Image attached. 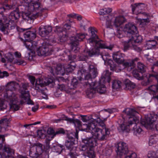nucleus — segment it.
I'll return each mask as SVG.
<instances>
[{"mask_svg": "<svg viewBox=\"0 0 158 158\" xmlns=\"http://www.w3.org/2000/svg\"><path fill=\"white\" fill-rule=\"evenodd\" d=\"M63 119L67 121L74 125L76 131L78 130L91 133L92 137L83 140V144L81 150L87 154L89 158H94L95 154L93 148L96 146L97 140L102 141L110 134L108 129L106 128L105 125L100 118L96 119H89V117L81 116V120L85 122L90 120V123L88 124H81V122L78 119H72L63 115Z\"/></svg>", "mask_w": 158, "mask_h": 158, "instance_id": "obj_1", "label": "nucleus"}, {"mask_svg": "<svg viewBox=\"0 0 158 158\" xmlns=\"http://www.w3.org/2000/svg\"><path fill=\"white\" fill-rule=\"evenodd\" d=\"M124 112L128 115V123L125 122L122 124L120 126V128L123 131L129 132L130 131V127L133 123H135V126L133 127L134 134V135L139 136L142 132V130L139 127V125L141 124L147 129H155L158 133V122H156L157 119V115H153V116L149 114L145 116V119H142L139 123V119L140 117L138 116V113L133 109L127 108L126 109Z\"/></svg>", "mask_w": 158, "mask_h": 158, "instance_id": "obj_2", "label": "nucleus"}, {"mask_svg": "<svg viewBox=\"0 0 158 158\" xmlns=\"http://www.w3.org/2000/svg\"><path fill=\"white\" fill-rule=\"evenodd\" d=\"M97 74V70L96 67L93 65H89V71L82 73V76L84 77L85 80L83 82L84 85H86L87 90L86 91V94L89 98H92L96 93L100 94L104 93L106 91L105 85L102 83H105L106 81L109 83L110 81V75L111 74L108 70H106L103 73V76L99 82L95 81H92L91 78H95ZM81 81H84L83 78H79Z\"/></svg>", "mask_w": 158, "mask_h": 158, "instance_id": "obj_3", "label": "nucleus"}, {"mask_svg": "<svg viewBox=\"0 0 158 158\" xmlns=\"http://www.w3.org/2000/svg\"><path fill=\"white\" fill-rule=\"evenodd\" d=\"M102 56L105 64L107 66L109 65L110 70L116 72H118L121 71L122 69L120 67L122 64L124 68H127V70L129 71H130L134 66L133 60L130 62H126L123 64L124 59L121 54L118 52L114 53L113 54V60L119 65L118 66L114 64L112 60H110V56L108 53L103 54Z\"/></svg>", "mask_w": 158, "mask_h": 158, "instance_id": "obj_4", "label": "nucleus"}, {"mask_svg": "<svg viewBox=\"0 0 158 158\" xmlns=\"http://www.w3.org/2000/svg\"><path fill=\"white\" fill-rule=\"evenodd\" d=\"M39 0H23L24 10L23 17L25 19H34L41 15L44 9L38 2Z\"/></svg>", "mask_w": 158, "mask_h": 158, "instance_id": "obj_5", "label": "nucleus"}, {"mask_svg": "<svg viewBox=\"0 0 158 158\" xmlns=\"http://www.w3.org/2000/svg\"><path fill=\"white\" fill-rule=\"evenodd\" d=\"M92 34V38L88 40V42L91 46L95 44V45L94 49H92L91 51H88L86 49L85 52L87 53V55L91 56L94 55L96 54L98 51V48H106L111 50L114 48V45L113 44H109L108 43L104 42L102 41H97L96 39L98 38L97 36L95 34L94 29L91 30Z\"/></svg>", "mask_w": 158, "mask_h": 158, "instance_id": "obj_6", "label": "nucleus"}, {"mask_svg": "<svg viewBox=\"0 0 158 158\" xmlns=\"http://www.w3.org/2000/svg\"><path fill=\"white\" fill-rule=\"evenodd\" d=\"M106 20V25L107 28H113L115 27L116 28L117 32L118 34L122 33L121 30L123 24L126 22V19L122 15H118L115 17L112 18L111 16H109L105 17Z\"/></svg>", "mask_w": 158, "mask_h": 158, "instance_id": "obj_7", "label": "nucleus"}, {"mask_svg": "<svg viewBox=\"0 0 158 158\" xmlns=\"http://www.w3.org/2000/svg\"><path fill=\"white\" fill-rule=\"evenodd\" d=\"M131 37L127 42H125L124 44L125 50L133 49L137 51H139L141 49L137 46V45L141 43L143 40L142 37L140 35L134 34L131 36Z\"/></svg>", "mask_w": 158, "mask_h": 158, "instance_id": "obj_8", "label": "nucleus"}, {"mask_svg": "<svg viewBox=\"0 0 158 158\" xmlns=\"http://www.w3.org/2000/svg\"><path fill=\"white\" fill-rule=\"evenodd\" d=\"M26 41L24 42V44L26 48L31 51L32 49L33 46L31 41L36 37V34L34 32L28 31L23 33Z\"/></svg>", "mask_w": 158, "mask_h": 158, "instance_id": "obj_9", "label": "nucleus"}, {"mask_svg": "<svg viewBox=\"0 0 158 158\" xmlns=\"http://www.w3.org/2000/svg\"><path fill=\"white\" fill-rule=\"evenodd\" d=\"M121 30L122 33L120 34H117V37L119 38H121L123 35H122L123 32L131 36L134 34H135L137 32V29L136 27L131 23H129L126 24L123 27H122Z\"/></svg>", "mask_w": 158, "mask_h": 158, "instance_id": "obj_10", "label": "nucleus"}, {"mask_svg": "<svg viewBox=\"0 0 158 158\" xmlns=\"http://www.w3.org/2000/svg\"><path fill=\"white\" fill-rule=\"evenodd\" d=\"M43 151V145L38 143L31 147L30 150V156L31 157L35 158L38 155L40 154Z\"/></svg>", "mask_w": 158, "mask_h": 158, "instance_id": "obj_11", "label": "nucleus"}, {"mask_svg": "<svg viewBox=\"0 0 158 158\" xmlns=\"http://www.w3.org/2000/svg\"><path fill=\"white\" fill-rule=\"evenodd\" d=\"M3 148L2 152L1 155L2 158H14L12 156L14 154V151L10 149L9 146L4 143L1 145Z\"/></svg>", "mask_w": 158, "mask_h": 158, "instance_id": "obj_12", "label": "nucleus"}, {"mask_svg": "<svg viewBox=\"0 0 158 158\" xmlns=\"http://www.w3.org/2000/svg\"><path fill=\"white\" fill-rule=\"evenodd\" d=\"M54 80L53 77L47 78H45L44 81L40 78L37 79L35 83V87L36 89L40 88V87H42L48 85L54 81Z\"/></svg>", "mask_w": 158, "mask_h": 158, "instance_id": "obj_13", "label": "nucleus"}, {"mask_svg": "<svg viewBox=\"0 0 158 158\" xmlns=\"http://www.w3.org/2000/svg\"><path fill=\"white\" fill-rule=\"evenodd\" d=\"M6 98L7 99V101L9 102L10 109H13L15 110H19V107L17 104L18 100L14 94H12L11 96L9 95L8 97L7 96Z\"/></svg>", "mask_w": 158, "mask_h": 158, "instance_id": "obj_14", "label": "nucleus"}, {"mask_svg": "<svg viewBox=\"0 0 158 158\" xmlns=\"http://www.w3.org/2000/svg\"><path fill=\"white\" fill-rule=\"evenodd\" d=\"M116 152L117 155L119 156L127 155L128 151L126 143L124 142L119 143L118 144Z\"/></svg>", "mask_w": 158, "mask_h": 158, "instance_id": "obj_15", "label": "nucleus"}, {"mask_svg": "<svg viewBox=\"0 0 158 158\" xmlns=\"http://www.w3.org/2000/svg\"><path fill=\"white\" fill-rule=\"evenodd\" d=\"M3 18L1 20L0 23L2 22V25L1 26V30L3 32L4 34H7L8 33L7 30L8 29V27L10 23H9L8 20L6 18L5 16H3Z\"/></svg>", "mask_w": 158, "mask_h": 158, "instance_id": "obj_16", "label": "nucleus"}, {"mask_svg": "<svg viewBox=\"0 0 158 158\" xmlns=\"http://www.w3.org/2000/svg\"><path fill=\"white\" fill-rule=\"evenodd\" d=\"M145 5L143 3H135L131 5L133 13L138 14L141 13V10L144 9Z\"/></svg>", "mask_w": 158, "mask_h": 158, "instance_id": "obj_17", "label": "nucleus"}, {"mask_svg": "<svg viewBox=\"0 0 158 158\" xmlns=\"http://www.w3.org/2000/svg\"><path fill=\"white\" fill-rule=\"evenodd\" d=\"M52 31V27L50 26H45L44 27H40L39 29L40 35L42 37L48 35Z\"/></svg>", "mask_w": 158, "mask_h": 158, "instance_id": "obj_18", "label": "nucleus"}, {"mask_svg": "<svg viewBox=\"0 0 158 158\" xmlns=\"http://www.w3.org/2000/svg\"><path fill=\"white\" fill-rule=\"evenodd\" d=\"M26 87L24 89V91L22 90L21 93V97L27 102L28 104H32V102L30 99V95L29 92L26 90Z\"/></svg>", "mask_w": 158, "mask_h": 158, "instance_id": "obj_19", "label": "nucleus"}, {"mask_svg": "<svg viewBox=\"0 0 158 158\" xmlns=\"http://www.w3.org/2000/svg\"><path fill=\"white\" fill-rule=\"evenodd\" d=\"M19 13L16 11H14L9 15V20H8L9 23H12V22H16L19 18Z\"/></svg>", "mask_w": 158, "mask_h": 158, "instance_id": "obj_20", "label": "nucleus"}, {"mask_svg": "<svg viewBox=\"0 0 158 158\" xmlns=\"http://www.w3.org/2000/svg\"><path fill=\"white\" fill-rule=\"evenodd\" d=\"M17 85V84L14 81H11L8 83L7 85V87L8 88V91L6 93V95L5 97L6 98L7 96L8 97L9 95L11 96L10 94L11 93V91L15 89Z\"/></svg>", "mask_w": 158, "mask_h": 158, "instance_id": "obj_21", "label": "nucleus"}, {"mask_svg": "<svg viewBox=\"0 0 158 158\" xmlns=\"http://www.w3.org/2000/svg\"><path fill=\"white\" fill-rule=\"evenodd\" d=\"M10 120L9 118H4L1 120V131H4L6 130L8 126Z\"/></svg>", "mask_w": 158, "mask_h": 158, "instance_id": "obj_22", "label": "nucleus"}, {"mask_svg": "<svg viewBox=\"0 0 158 158\" xmlns=\"http://www.w3.org/2000/svg\"><path fill=\"white\" fill-rule=\"evenodd\" d=\"M69 69H67L66 70L67 72H70V71L68 70ZM57 74H60L62 75H64L66 69L64 68V65H57L56 69Z\"/></svg>", "mask_w": 158, "mask_h": 158, "instance_id": "obj_23", "label": "nucleus"}, {"mask_svg": "<svg viewBox=\"0 0 158 158\" xmlns=\"http://www.w3.org/2000/svg\"><path fill=\"white\" fill-rule=\"evenodd\" d=\"M74 140L72 139L71 141H68L65 143L66 147L70 151H75L76 149L75 144L74 142Z\"/></svg>", "mask_w": 158, "mask_h": 158, "instance_id": "obj_24", "label": "nucleus"}, {"mask_svg": "<svg viewBox=\"0 0 158 158\" xmlns=\"http://www.w3.org/2000/svg\"><path fill=\"white\" fill-rule=\"evenodd\" d=\"M63 146L60 144H55L51 149L52 151L56 153L57 154H60L63 150Z\"/></svg>", "mask_w": 158, "mask_h": 158, "instance_id": "obj_25", "label": "nucleus"}, {"mask_svg": "<svg viewBox=\"0 0 158 158\" xmlns=\"http://www.w3.org/2000/svg\"><path fill=\"white\" fill-rule=\"evenodd\" d=\"M14 53L9 52L6 55V59L3 58H2V61L5 62L6 61L10 62H12L14 59Z\"/></svg>", "mask_w": 158, "mask_h": 158, "instance_id": "obj_26", "label": "nucleus"}, {"mask_svg": "<svg viewBox=\"0 0 158 158\" xmlns=\"http://www.w3.org/2000/svg\"><path fill=\"white\" fill-rule=\"evenodd\" d=\"M157 44V42L154 40L147 41L146 47L148 49H150L154 48Z\"/></svg>", "mask_w": 158, "mask_h": 158, "instance_id": "obj_27", "label": "nucleus"}, {"mask_svg": "<svg viewBox=\"0 0 158 158\" xmlns=\"http://www.w3.org/2000/svg\"><path fill=\"white\" fill-rule=\"evenodd\" d=\"M47 133V136L49 137L48 139L51 140L52 139L56 134L59 132H58L56 133H55L52 128H49L48 129Z\"/></svg>", "mask_w": 158, "mask_h": 158, "instance_id": "obj_28", "label": "nucleus"}, {"mask_svg": "<svg viewBox=\"0 0 158 158\" xmlns=\"http://www.w3.org/2000/svg\"><path fill=\"white\" fill-rule=\"evenodd\" d=\"M136 20L137 22L139 23V25L142 27H144L150 22L148 19H142L136 18Z\"/></svg>", "mask_w": 158, "mask_h": 158, "instance_id": "obj_29", "label": "nucleus"}, {"mask_svg": "<svg viewBox=\"0 0 158 158\" xmlns=\"http://www.w3.org/2000/svg\"><path fill=\"white\" fill-rule=\"evenodd\" d=\"M125 84L126 88L128 89L134 88L135 86V85L134 83L128 79L126 80Z\"/></svg>", "mask_w": 158, "mask_h": 158, "instance_id": "obj_30", "label": "nucleus"}, {"mask_svg": "<svg viewBox=\"0 0 158 158\" xmlns=\"http://www.w3.org/2000/svg\"><path fill=\"white\" fill-rule=\"evenodd\" d=\"M121 85V83L120 81L115 80L112 83V87L113 89H116L120 88Z\"/></svg>", "mask_w": 158, "mask_h": 158, "instance_id": "obj_31", "label": "nucleus"}, {"mask_svg": "<svg viewBox=\"0 0 158 158\" xmlns=\"http://www.w3.org/2000/svg\"><path fill=\"white\" fill-rule=\"evenodd\" d=\"M14 8L13 5H9L8 4H4L3 5V7H1V11L2 12L6 11V10H10Z\"/></svg>", "mask_w": 158, "mask_h": 158, "instance_id": "obj_32", "label": "nucleus"}, {"mask_svg": "<svg viewBox=\"0 0 158 158\" xmlns=\"http://www.w3.org/2000/svg\"><path fill=\"white\" fill-rule=\"evenodd\" d=\"M111 11V9L110 8H104L100 10L99 14L101 15H103L110 13Z\"/></svg>", "mask_w": 158, "mask_h": 158, "instance_id": "obj_33", "label": "nucleus"}, {"mask_svg": "<svg viewBox=\"0 0 158 158\" xmlns=\"http://www.w3.org/2000/svg\"><path fill=\"white\" fill-rule=\"evenodd\" d=\"M50 147L49 141L46 143L43 146V151L46 153H48L50 150Z\"/></svg>", "mask_w": 158, "mask_h": 158, "instance_id": "obj_34", "label": "nucleus"}, {"mask_svg": "<svg viewBox=\"0 0 158 158\" xmlns=\"http://www.w3.org/2000/svg\"><path fill=\"white\" fill-rule=\"evenodd\" d=\"M85 37V35L84 34H78L74 38V41H81Z\"/></svg>", "mask_w": 158, "mask_h": 158, "instance_id": "obj_35", "label": "nucleus"}, {"mask_svg": "<svg viewBox=\"0 0 158 158\" xmlns=\"http://www.w3.org/2000/svg\"><path fill=\"white\" fill-rule=\"evenodd\" d=\"M148 157L149 158H155L158 157V149L156 153L152 151L149 152L148 153Z\"/></svg>", "mask_w": 158, "mask_h": 158, "instance_id": "obj_36", "label": "nucleus"}, {"mask_svg": "<svg viewBox=\"0 0 158 158\" xmlns=\"http://www.w3.org/2000/svg\"><path fill=\"white\" fill-rule=\"evenodd\" d=\"M46 131L44 130H39L37 131V136L39 138H43L45 136Z\"/></svg>", "mask_w": 158, "mask_h": 158, "instance_id": "obj_37", "label": "nucleus"}, {"mask_svg": "<svg viewBox=\"0 0 158 158\" xmlns=\"http://www.w3.org/2000/svg\"><path fill=\"white\" fill-rule=\"evenodd\" d=\"M157 139L155 137L153 136H151L149 139V146H152V145L155 144L157 142Z\"/></svg>", "mask_w": 158, "mask_h": 158, "instance_id": "obj_38", "label": "nucleus"}, {"mask_svg": "<svg viewBox=\"0 0 158 158\" xmlns=\"http://www.w3.org/2000/svg\"><path fill=\"white\" fill-rule=\"evenodd\" d=\"M132 73L134 77L138 80H142L143 79V75H140L138 72H136V71L134 70Z\"/></svg>", "mask_w": 158, "mask_h": 158, "instance_id": "obj_39", "label": "nucleus"}, {"mask_svg": "<svg viewBox=\"0 0 158 158\" xmlns=\"http://www.w3.org/2000/svg\"><path fill=\"white\" fill-rule=\"evenodd\" d=\"M137 67L139 71V72H140L141 73H142L145 72V68L143 64L141 63H138Z\"/></svg>", "mask_w": 158, "mask_h": 158, "instance_id": "obj_40", "label": "nucleus"}, {"mask_svg": "<svg viewBox=\"0 0 158 158\" xmlns=\"http://www.w3.org/2000/svg\"><path fill=\"white\" fill-rule=\"evenodd\" d=\"M77 156H78V155L76 151H71L70 154L67 156L66 158H75Z\"/></svg>", "mask_w": 158, "mask_h": 158, "instance_id": "obj_41", "label": "nucleus"}, {"mask_svg": "<svg viewBox=\"0 0 158 158\" xmlns=\"http://www.w3.org/2000/svg\"><path fill=\"white\" fill-rule=\"evenodd\" d=\"M136 154L135 153H132L125 156V158H136Z\"/></svg>", "mask_w": 158, "mask_h": 158, "instance_id": "obj_42", "label": "nucleus"}, {"mask_svg": "<svg viewBox=\"0 0 158 158\" xmlns=\"http://www.w3.org/2000/svg\"><path fill=\"white\" fill-rule=\"evenodd\" d=\"M15 63L18 64L24 65L26 64V63L23 60H17L15 61Z\"/></svg>", "mask_w": 158, "mask_h": 158, "instance_id": "obj_43", "label": "nucleus"}, {"mask_svg": "<svg viewBox=\"0 0 158 158\" xmlns=\"http://www.w3.org/2000/svg\"><path fill=\"white\" fill-rule=\"evenodd\" d=\"M48 49L47 48H42L40 52L41 55H46L47 54V52L48 51Z\"/></svg>", "mask_w": 158, "mask_h": 158, "instance_id": "obj_44", "label": "nucleus"}, {"mask_svg": "<svg viewBox=\"0 0 158 158\" xmlns=\"http://www.w3.org/2000/svg\"><path fill=\"white\" fill-rule=\"evenodd\" d=\"M29 79L31 83L33 85L35 80V77L32 76H30L29 77Z\"/></svg>", "mask_w": 158, "mask_h": 158, "instance_id": "obj_45", "label": "nucleus"}, {"mask_svg": "<svg viewBox=\"0 0 158 158\" xmlns=\"http://www.w3.org/2000/svg\"><path fill=\"white\" fill-rule=\"evenodd\" d=\"M8 76V74L6 71H4L2 73L1 72V78H3L5 77Z\"/></svg>", "mask_w": 158, "mask_h": 158, "instance_id": "obj_46", "label": "nucleus"}, {"mask_svg": "<svg viewBox=\"0 0 158 158\" xmlns=\"http://www.w3.org/2000/svg\"><path fill=\"white\" fill-rule=\"evenodd\" d=\"M15 57L17 58H20L21 56V54L19 52L16 51L14 53Z\"/></svg>", "mask_w": 158, "mask_h": 158, "instance_id": "obj_47", "label": "nucleus"}, {"mask_svg": "<svg viewBox=\"0 0 158 158\" xmlns=\"http://www.w3.org/2000/svg\"><path fill=\"white\" fill-rule=\"evenodd\" d=\"M6 106L4 103H2L1 102V110L6 108Z\"/></svg>", "mask_w": 158, "mask_h": 158, "instance_id": "obj_48", "label": "nucleus"}, {"mask_svg": "<svg viewBox=\"0 0 158 158\" xmlns=\"http://www.w3.org/2000/svg\"><path fill=\"white\" fill-rule=\"evenodd\" d=\"M72 84H73V85L75 87V85H77V82L76 79L73 78V81H72Z\"/></svg>", "mask_w": 158, "mask_h": 158, "instance_id": "obj_49", "label": "nucleus"}, {"mask_svg": "<svg viewBox=\"0 0 158 158\" xmlns=\"http://www.w3.org/2000/svg\"><path fill=\"white\" fill-rule=\"evenodd\" d=\"M38 108V106L37 105L34 106V107H32V110L33 112H35L37 110Z\"/></svg>", "mask_w": 158, "mask_h": 158, "instance_id": "obj_50", "label": "nucleus"}, {"mask_svg": "<svg viewBox=\"0 0 158 158\" xmlns=\"http://www.w3.org/2000/svg\"><path fill=\"white\" fill-rule=\"evenodd\" d=\"M70 27H71L68 24H65L64 26V28L66 30H67V29L69 30V29H70Z\"/></svg>", "mask_w": 158, "mask_h": 158, "instance_id": "obj_51", "label": "nucleus"}, {"mask_svg": "<svg viewBox=\"0 0 158 158\" xmlns=\"http://www.w3.org/2000/svg\"><path fill=\"white\" fill-rule=\"evenodd\" d=\"M65 35H63V36L61 37L60 39V41L61 42H62L65 40Z\"/></svg>", "mask_w": 158, "mask_h": 158, "instance_id": "obj_52", "label": "nucleus"}, {"mask_svg": "<svg viewBox=\"0 0 158 158\" xmlns=\"http://www.w3.org/2000/svg\"><path fill=\"white\" fill-rule=\"evenodd\" d=\"M0 137H1V140H2V141L3 142V143H3H4V144H6L5 143H4V141L5 140V139L4 138L5 136L4 135H1Z\"/></svg>", "mask_w": 158, "mask_h": 158, "instance_id": "obj_53", "label": "nucleus"}, {"mask_svg": "<svg viewBox=\"0 0 158 158\" xmlns=\"http://www.w3.org/2000/svg\"><path fill=\"white\" fill-rule=\"evenodd\" d=\"M56 31L58 32H59L60 31H61V28L58 27H57L56 28Z\"/></svg>", "mask_w": 158, "mask_h": 158, "instance_id": "obj_54", "label": "nucleus"}, {"mask_svg": "<svg viewBox=\"0 0 158 158\" xmlns=\"http://www.w3.org/2000/svg\"><path fill=\"white\" fill-rule=\"evenodd\" d=\"M77 19L79 20H81V16L78 15L77 16Z\"/></svg>", "mask_w": 158, "mask_h": 158, "instance_id": "obj_55", "label": "nucleus"}, {"mask_svg": "<svg viewBox=\"0 0 158 158\" xmlns=\"http://www.w3.org/2000/svg\"><path fill=\"white\" fill-rule=\"evenodd\" d=\"M18 158H27L26 157L22 156L20 155V156H18Z\"/></svg>", "mask_w": 158, "mask_h": 158, "instance_id": "obj_56", "label": "nucleus"}, {"mask_svg": "<svg viewBox=\"0 0 158 158\" xmlns=\"http://www.w3.org/2000/svg\"><path fill=\"white\" fill-rule=\"evenodd\" d=\"M40 123V122H38L35 123L33 124L34 125H36L37 124H38Z\"/></svg>", "mask_w": 158, "mask_h": 158, "instance_id": "obj_57", "label": "nucleus"}, {"mask_svg": "<svg viewBox=\"0 0 158 158\" xmlns=\"http://www.w3.org/2000/svg\"><path fill=\"white\" fill-rule=\"evenodd\" d=\"M68 16H69V17H72L74 16V15L73 14H70L68 15Z\"/></svg>", "mask_w": 158, "mask_h": 158, "instance_id": "obj_58", "label": "nucleus"}, {"mask_svg": "<svg viewBox=\"0 0 158 158\" xmlns=\"http://www.w3.org/2000/svg\"><path fill=\"white\" fill-rule=\"evenodd\" d=\"M154 65L156 66H158V61H157L156 63Z\"/></svg>", "mask_w": 158, "mask_h": 158, "instance_id": "obj_59", "label": "nucleus"}, {"mask_svg": "<svg viewBox=\"0 0 158 158\" xmlns=\"http://www.w3.org/2000/svg\"><path fill=\"white\" fill-rule=\"evenodd\" d=\"M29 125H25L24 126V127H27V126H29Z\"/></svg>", "mask_w": 158, "mask_h": 158, "instance_id": "obj_60", "label": "nucleus"}, {"mask_svg": "<svg viewBox=\"0 0 158 158\" xmlns=\"http://www.w3.org/2000/svg\"><path fill=\"white\" fill-rule=\"evenodd\" d=\"M47 98V96L46 95H45V97H43V98H45V99H46Z\"/></svg>", "mask_w": 158, "mask_h": 158, "instance_id": "obj_61", "label": "nucleus"}, {"mask_svg": "<svg viewBox=\"0 0 158 158\" xmlns=\"http://www.w3.org/2000/svg\"><path fill=\"white\" fill-rule=\"evenodd\" d=\"M22 30H23V31H25L26 30V29H22Z\"/></svg>", "mask_w": 158, "mask_h": 158, "instance_id": "obj_62", "label": "nucleus"}, {"mask_svg": "<svg viewBox=\"0 0 158 158\" xmlns=\"http://www.w3.org/2000/svg\"><path fill=\"white\" fill-rule=\"evenodd\" d=\"M157 40L158 41V37H157Z\"/></svg>", "mask_w": 158, "mask_h": 158, "instance_id": "obj_63", "label": "nucleus"}, {"mask_svg": "<svg viewBox=\"0 0 158 158\" xmlns=\"http://www.w3.org/2000/svg\"><path fill=\"white\" fill-rule=\"evenodd\" d=\"M85 58H84V59L82 60H85Z\"/></svg>", "mask_w": 158, "mask_h": 158, "instance_id": "obj_64", "label": "nucleus"}]
</instances>
